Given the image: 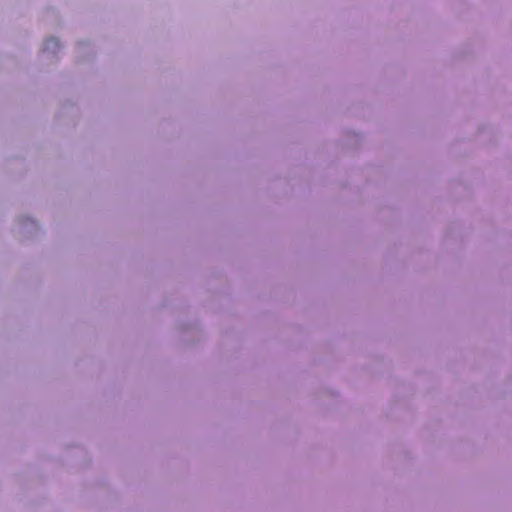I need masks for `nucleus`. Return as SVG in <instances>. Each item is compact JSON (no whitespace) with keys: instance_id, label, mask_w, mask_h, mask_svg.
Segmentation results:
<instances>
[{"instance_id":"f257e3e1","label":"nucleus","mask_w":512,"mask_h":512,"mask_svg":"<svg viewBox=\"0 0 512 512\" xmlns=\"http://www.w3.org/2000/svg\"><path fill=\"white\" fill-rule=\"evenodd\" d=\"M50 43H53V44H55L56 46H58V42H57V40H56V39H49V40H47L46 44H47V45H49Z\"/></svg>"}]
</instances>
